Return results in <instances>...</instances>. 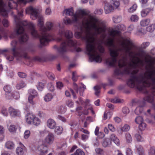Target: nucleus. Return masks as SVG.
<instances>
[{
  "mask_svg": "<svg viewBox=\"0 0 155 155\" xmlns=\"http://www.w3.org/2000/svg\"><path fill=\"white\" fill-rule=\"evenodd\" d=\"M143 111V107L142 106H139L135 109V113L137 114H139L141 113Z\"/></svg>",
  "mask_w": 155,
  "mask_h": 155,
  "instance_id": "obj_33",
  "label": "nucleus"
},
{
  "mask_svg": "<svg viewBox=\"0 0 155 155\" xmlns=\"http://www.w3.org/2000/svg\"><path fill=\"white\" fill-rule=\"evenodd\" d=\"M111 3L116 8H118L120 5V2L118 0H111Z\"/></svg>",
  "mask_w": 155,
  "mask_h": 155,
  "instance_id": "obj_31",
  "label": "nucleus"
},
{
  "mask_svg": "<svg viewBox=\"0 0 155 155\" xmlns=\"http://www.w3.org/2000/svg\"><path fill=\"white\" fill-rule=\"evenodd\" d=\"M136 148L139 155H144V150L142 146L140 145H137Z\"/></svg>",
  "mask_w": 155,
  "mask_h": 155,
  "instance_id": "obj_20",
  "label": "nucleus"
},
{
  "mask_svg": "<svg viewBox=\"0 0 155 155\" xmlns=\"http://www.w3.org/2000/svg\"><path fill=\"white\" fill-rule=\"evenodd\" d=\"M17 41H12L11 45L12 47V50L13 52V54L14 56H16L17 55V53L15 51L16 46L17 45Z\"/></svg>",
  "mask_w": 155,
  "mask_h": 155,
  "instance_id": "obj_25",
  "label": "nucleus"
},
{
  "mask_svg": "<svg viewBox=\"0 0 155 155\" xmlns=\"http://www.w3.org/2000/svg\"><path fill=\"white\" fill-rule=\"evenodd\" d=\"M38 25L41 34L40 37V42L42 45H45L50 40L51 36L47 33L46 27L44 26V18L41 15L38 17Z\"/></svg>",
  "mask_w": 155,
  "mask_h": 155,
  "instance_id": "obj_5",
  "label": "nucleus"
},
{
  "mask_svg": "<svg viewBox=\"0 0 155 155\" xmlns=\"http://www.w3.org/2000/svg\"><path fill=\"white\" fill-rule=\"evenodd\" d=\"M130 126L127 124H125L120 128V130L122 132H127L130 129Z\"/></svg>",
  "mask_w": 155,
  "mask_h": 155,
  "instance_id": "obj_30",
  "label": "nucleus"
},
{
  "mask_svg": "<svg viewBox=\"0 0 155 155\" xmlns=\"http://www.w3.org/2000/svg\"><path fill=\"white\" fill-rule=\"evenodd\" d=\"M64 36L68 38H71L73 36V34L72 32L68 30H66Z\"/></svg>",
  "mask_w": 155,
  "mask_h": 155,
  "instance_id": "obj_35",
  "label": "nucleus"
},
{
  "mask_svg": "<svg viewBox=\"0 0 155 155\" xmlns=\"http://www.w3.org/2000/svg\"><path fill=\"white\" fill-rule=\"evenodd\" d=\"M111 4L108 3H106L105 4L104 7V9L105 12L106 14H107L110 13L111 11H113L114 8H116L114 6H112Z\"/></svg>",
  "mask_w": 155,
  "mask_h": 155,
  "instance_id": "obj_12",
  "label": "nucleus"
},
{
  "mask_svg": "<svg viewBox=\"0 0 155 155\" xmlns=\"http://www.w3.org/2000/svg\"><path fill=\"white\" fill-rule=\"evenodd\" d=\"M2 114L5 116H7L8 115V110L5 108H3L2 110Z\"/></svg>",
  "mask_w": 155,
  "mask_h": 155,
  "instance_id": "obj_64",
  "label": "nucleus"
},
{
  "mask_svg": "<svg viewBox=\"0 0 155 155\" xmlns=\"http://www.w3.org/2000/svg\"><path fill=\"white\" fill-rule=\"evenodd\" d=\"M34 115L31 114H28L26 116V121L28 124H30L33 122Z\"/></svg>",
  "mask_w": 155,
  "mask_h": 155,
  "instance_id": "obj_16",
  "label": "nucleus"
},
{
  "mask_svg": "<svg viewBox=\"0 0 155 155\" xmlns=\"http://www.w3.org/2000/svg\"><path fill=\"white\" fill-rule=\"evenodd\" d=\"M46 74L47 77L50 79L54 80V75L48 71H47L46 72Z\"/></svg>",
  "mask_w": 155,
  "mask_h": 155,
  "instance_id": "obj_56",
  "label": "nucleus"
},
{
  "mask_svg": "<svg viewBox=\"0 0 155 155\" xmlns=\"http://www.w3.org/2000/svg\"><path fill=\"white\" fill-rule=\"evenodd\" d=\"M38 95L37 94L34 95H29L28 98V102L30 103L32 105H34L35 103L33 101V99L35 96H37Z\"/></svg>",
  "mask_w": 155,
  "mask_h": 155,
  "instance_id": "obj_28",
  "label": "nucleus"
},
{
  "mask_svg": "<svg viewBox=\"0 0 155 155\" xmlns=\"http://www.w3.org/2000/svg\"><path fill=\"white\" fill-rule=\"evenodd\" d=\"M111 144V141L109 138H106L104 139L102 143V146L104 147H109Z\"/></svg>",
  "mask_w": 155,
  "mask_h": 155,
  "instance_id": "obj_17",
  "label": "nucleus"
},
{
  "mask_svg": "<svg viewBox=\"0 0 155 155\" xmlns=\"http://www.w3.org/2000/svg\"><path fill=\"white\" fill-rule=\"evenodd\" d=\"M140 56H135L133 60L130 58V61L127 64L126 57L122 56L118 61V65L120 68L124 67V73L132 75L127 82L128 86L131 88L136 87L141 91L144 87H149L155 85V70L153 69V67L151 60H146V68L150 69L137 77L134 75L138 71L136 67L144 65V61L138 57Z\"/></svg>",
  "mask_w": 155,
  "mask_h": 155,
  "instance_id": "obj_2",
  "label": "nucleus"
},
{
  "mask_svg": "<svg viewBox=\"0 0 155 155\" xmlns=\"http://www.w3.org/2000/svg\"><path fill=\"white\" fill-rule=\"evenodd\" d=\"M37 88L40 91L42 90L44 87V85L43 83L41 82H39L37 85Z\"/></svg>",
  "mask_w": 155,
  "mask_h": 155,
  "instance_id": "obj_51",
  "label": "nucleus"
},
{
  "mask_svg": "<svg viewBox=\"0 0 155 155\" xmlns=\"http://www.w3.org/2000/svg\"><path fill=\"white\" fill-rule=\"evenodd\" d=\"M15 23L16 26V28L15 31L17 35H20L19 40L20 42H24L27 41L28 37L27 35L24 32V29L22 26H28L31 31V34L35 38L39 37L37 31L35 28V25L32 22H28L27 21H21L20 18L16 15L14 16Z\"/></svg>",
  "mask_w": 155,
  "mask_h": 155,
  "instance_id": "obj_4",
  "label": "nucleus"
},
{
  "mask_svg": "<svg viewBox=\"0 0 155 155\" xmlns=\"http://www.w3.org/2000/svg\"><path fill=\"white\" fill-rule=\"evenodd\" d=\"M137 7V5L134 4L133 5L132 7H131L128 9V12L130 13L134 12L136 9Z\"/></svg>",
  "mask_w": 155,
  "mask_h": 155,
  "instance_id": "obj_47",
  "label": "nucleus"
},
{
  "mask_svg": "<svg viewBox=\"0 0 155 155\" xmlns=\"http://www.w3.org/2000/svg\"><path fill=\"white\" fill-rule=\"evenodd\" d=\"M125 139L126 142L127 143H131L132 140L131 136L129 133H126L125 134Z\"/></svg>",
  "mask_w": 155,
  "mask_h": 155,
  "instance_id": "obj_26",
  "label": "nucleus"
},
{
  "mask_svg": "<svg viewBox=\"0 0 155 155\" xmlns=\"http://www.w3.org/2000/svg\"><path fill=\"white\" fill-rule=\"evenodd\" d=\"M54 138V135L52 133H49L43 140V142L46 144H51L53 142Z\"/></svg>",
  "mask_w": 155,
  "mask_h": 155,
  "instance_id": "obj_9",
  "label": "nucleus"
},
{
  "mask_svg": "<svg viewBox=\"0 0 155 155\" xmlns=\"http://www.w3.org/2000/svg\"><path fill=\"white\" fill-rule=\"evenodd\" d=\"M78 15L75 14L72 17V19L68 17H65L63 20L64 23L66 25H71L73 23L77 22L78 19L77 18Z\"/></svg>",
  "mask_w": 155,
  "mask_h": 155,
  "instance_id": "obj_8",
  "label": "nucleus"
},
{
  "mask_svg": "<svg viewBox=\"0 0 155 155\" xmlns=\"http://www.w3.org/2000/svg\"><path fill=\"white\" fill-rule=\"evenodd\" d=\"M75 155H85L84 153L80 149H77L74 153Z\"/></svg>",
  "mask_w": 155,
  "mask_h": 155,
  "instance_id": "obj_45",
  "label": "nucleus"
},
{
  "mask_svg": "<svg viewBox=\"0 0 155 155\" xmlns=\"http://www.w3.org/2000/svg\"><path fill=\"white\" fill-rule=\"evenodd\" d=\"M114 22L115 23H118L120 22L121 18L120 16H116L113 18Z\"/></svg>",
  "mask_w": 155,
  "mask_h": 155,
  "instance_id": "obj_46",
  "label": "nucleus"
},
{
  "mask_svg": "<svg viewBox=\"0 0 155 155\" xmlns=\"http://www.w3.org/2000/svg\"><path fill=\"white\" fill-rule=\"evenodd\" d=\"M47 88L51 91H53L54 90V87L52 83H50L48 84Z\"/></svg>",
  "mask_w": 155,
  "mask_h": 155,
  "instance_id": "obj_50",
  "label": "nucleus"
},
{
  "mask_svg": "<svg viewBox=\"0 0 155 155\" xmlns=\"http://www.w3.org/2000/svg\"><path fill=\"white\" fill-rule=\"evenodd\" d=\"M66 30L63 28H60L58 30V35L61 36L64 35Z\"/></svg>",
  "mask_w": 155,
  "mask_h": 155,
  "instance_id": "obj_42",
  "label": "nucleus"
},
{
  "mask_svg": "<svg viewBox=\"0 0 155 155\" xmlns=\"http://www.w3.org/2000/svg\"><path fill=\"white\" fill-rule=\"evenodd\" d=\"M109 138L111 141V140L113 141L116 145L117 146L119 145L120 142L119 140L114 134H111Z\"/></svg>",
  "mask_w": 155,
  "mask_h": 155,
  "instance_id": "obj_15",
  "label": "nucleus"
},
{
  "mask_svg": "<svg viewBox=\"0 0 155 155\" xmlns=\"http://www.w3.org/2000/svg\"><path fill=\"white\" fill-rule=\"evenodd\" d=\"M155 29V24H152L147 26L146 28V30L149 32H152Z\"/></svg>",
  "mask_w": 155,
  "mask_h": 155,
  "instance_id": "obj_27",
  "label": "nucleus"
},
{
  "mask_svg": "<svg viewBox=\"0 0 155 155\" xmlns=\"http://www.w3.org/2000/svg\"><path fill=\"white\" fill-rule=\"evenodd\" d=\"M16 153L18 155H23L24 154L23 148L20 147H18L16 150Z\"/></svg>",
  "mask_w": 155,
  "mask_h": 155,
  "instance_id": "obj_38",
  "label": "nucleus"
},
{
  "mask_svg": "<svg viewBox=\"0 0 155 155\" xmlns=\"http://www.w3.org/2000/svg\"><path fill=\"white\" fill-rule=\"evenodd\" d=\"M139 124V127L141 130H144L146 128V124L143 122Z\"/></svg>",
  "mask_w": 155,
  "mask_h": 155,
  "instance_id": "obj_58",
  "label": "nucleus"
},
{
  "mask_svg": "<svg viewBox=\"0 0 155 155\" xmlns=\"http://www.w3.org/2000/svg\"><path fill=\"white\" fill-rule=\"evenodd\" d=\"M150 9L149 8H147L143 9L141 12V15L142 17H145L150 12Z\"/></svg>",
  "mask_w": 155,
  "mask_h": 155,
  "instance_id": "obj_24",
  "label": "nucleus"
},
{
  "mask_svg": "<svg viewBox=\"0 0 155 155\" xmlns=\"http://www.w3.org/2000/svg\"><path fill=\"white\" fill-rule=\"evenodd\" d=\"M13 97L16 99H18L20 97L19 94L18 92H15L13 94Z\"/></svg>",
  "mask_w": 155,
  "mask_h": 155,
  "instance_id": "obj_62",
  "label": "nucleus"
},
{
  "mask_svg": "<svg viewBox=\"0 0 155 155\" xmlns=\"http://www.w3.org/2000/svg\"><path fill=\"white\" fill-rule=\"evenodd\" d=\"M54 129V132L57 135H61L63 132V128L61 126H56V127Z\"/></svg>",
  "mask_w": 155,
  "mask_h": 155,
  "instance_id": "obj_18",
  "label": "nucleus"
},
{
  "mask_svg": "<svg viewBox=\"0 0 155 155\" xmlns=\"http://www.w3.org/2000/svg\"><path fill=\"white\" fill-rule=\"evenodd\" d=\"M66 110L63 106H60L58 107L57 112L59 114H63L65 112Z\"/></svg>",
  "mask_w": 155,
  "mask_h": 155,
  "instance_id": "obj_36",
  "label": "nucleus"
},
{
  "mask_svg": "<svg viewBox=\"0 0 155 155\" xmlns=\"http://www.w3.org/2000/svg\"><path fill=\"white\" fill-rule=\"evenodd\" d=\"M122 111L123 113L125 114H127L129 113L130 110L129 108L127 107H124L123 108Z\"/></svg>",
  "mask_w": 155,
  "mask_h": 155,
  "instance_id": "obj_55",
  "label": "nucleus"
},
{
  "mask_svg": "<svg viewBox=\"0 0 155 155\" xmlns=\"http://www.w3.org/2000/svg\"><path fill=\"white\" fill-rule=\"evenodd\" d=\"M66 104L68 107H72L74 106V103L71 100H68L66 102Z\"/></svg>",
  "mask_w": 155,
  "mask_h": 155,
  "instance_id": "obj_59",
  "label": "nucleus"
},
{
  "mask_svg": "<svg viewBox=\"0 0 155 155\" xmlns=\"http://www.w3.org/2000/svg\"><path fill=\"white\" fill-rule=\"evenodd\" d=\"M111 117V114L110 112H107V113H104V119L106 120L107 118H110Z\"/></svg>",
  "mask_w": 155,
  "mask_h": 155,
  "instance_id": "obj_63",
  "label": "nucleus"
},
{
  "mask_svg": "<svg viewBox=\"0 0 155 155\" xmlns=\"http://www.w3.org/2000/svg\"><path fill=\"white\" fill-rule=\"evenodd\" d=\"M30 131L29 130H26L24 133V138L25 139H28L30 135Z\"/></svg>",
  "mask_w": 155,
  "mask_h": 155,
  "instance_id": "obj_57",
  "label": "nucleus"
},
{
  "mask_svg": "<svg viewBox=\"0 0 155 155\" xmlns=\"http://www.w3.org/2000/svg\"><path fill=\"white\" fill-rule=\"evenodd\" d=\"M53 98V96L52 94H48L44 97V100L46 102H48L50 101Z\"/></svg>",
  "mask_w": 155,
  "mask_h": 155,
  "instance_id": "obj_29",
  "label": "nucleus"
},
{
  "mask_svg": "<svg viewBox=\"0 0 155 155\" xmlns=\"http://www.w3.org/2000/svg\"><path fill=\"white\" fill-rule=\"evenodd\" d=\"M63 13L66 15L72 16H74V10L73 7H71L67 9H64L63 11Z\"/></svg>",
  "mask_w": 155,
  "mask_h": 155,
  "instance_id": "obj_13",
  "label": "nucleus"
},
{
  "mask_svg": "<svg viewBox=\"0 0 155 155\" xmlns=\"http://www.w3.org/2000/svg\"><path fill=\"white\" fill-rule=\"evenodd\" d=\"M74 88L78 94H79L80 95L82 96L83 95V93L86 89L85 86L83 85L82 87H81L78 88L77 85L75 83H73Z\"/></svg>",
  "mask_w": 155,
  "mask_h": 155,
  "instance_id": "obj_10",
  "label": "nucleus"
},
{
  "mask_svg": "<svg viewBox=\"0 0 155 155\" xmlns=\"http://www.w3.org/2000/svg\"><path fill=\"white\" fill-rule=\"evenodd\" d=\"M106 26L105 22L96 17L85 16L80 27V31H76L75 37L86 41L87 54L91 61L100 63L102 58L100 53H103L104 48L101 45L106 37Z\"/></svg>",
  "mask_w": 155,
  "mask_h": 155,
  "instance_id": "obj_1",
  "label": "nucleus"
},
{
  "mask_svg": "<svg viewBox=\"0 0 155 155\" xmlns=\"http://www.w3.org/2000/svg\"><path fill=\"white\" fill-rule=\"evenodd\" d=\"M41 154L44 155L47 153L48 151V148L46 146L41 145L40 146Z\"/></svg>",
  "mask_w": 155,
  "mask_h": 155,
  "instance_id": "obj_19",
  "label": "nucleus"
},
{
  "mask_svg": "<svg viewBox=\"0 0 155 155\" xmlns=\"http://www.w3.org/2000/svg\"><path fill=\"white\" fill-rule=\"evenodd\" d=\"M143 117L141 116H138L135 118V123L138 124L141 123L143 122Z\"/></svg>",
  "mask_w": 155,
  "mask_h": 155,
  "instance_id": "obj_39",
  "label": "nucleus"
},
{
  "mask_svg": "<svg viewBox=\"0 0 155 155\" xmlns=\"http://www.w3.org/2000/svg\"><path fill=\"white\" fill-rule=\"evenodd\" d=\"M148 155H155V148L153 147H150L148 151Z\"/></svg>",
  "mask_w": 155,
  "mask_h": 155,
  "instance_id": "obj_43",
  "label": "nucleus"
},
{
  "mask_svg": "<svg viewBox=\"0 0 155 155\" xmlns=\"http://www.w3.org/2000/svg\"><path fill=\"white\" fill-rule=\"evenodd\" d=\"M32 122L35 125L37 126L40 124L41 121L38 118L34 116V118Z\"/></svg>",
  "mask_w": 155,
  "mask_h": 155,
  "instance_id": "obj_32",
  "label": "nucleus"
},
{
  "mask_svg": "<svg viewBox=\"0 0 155 155\" xmlns=\"http://www.w3.org/2000/svg\"><path fill=\"white\" fill-rule=\"evenodd\" d=\"M17 4L13 0H10L8 2V6L10 8H13V6L16 5Z\"/></svg>",
  "mask_w": 155,
  "mask_h": 155,
  "instance_id": "obj_49",
  "label": "nucleus"
},
{
  "mask_svg": "<svg viewBox=\"0 0 155 155\" xmlns=\"http://www.w3.org/2000/svg\"><path fill=\"white\" fill-rule=\"evenodd\" d=\"M76 43L77 41L75 40L66 39L62 40V42L59 48H58L56 46H54V48L57 49L58 55L61 56L64 53L67 51L68 46H74Z\"/></svg>",
  "mask_w": 155,
  "mask_h": 155,
  "instance_id": "obj_6",
  "label": "nucleus"
},
{
  "mask_svg": "<svg viewBox=\"0 0 155 155\" xmlns=\"http://www.w3.org/2000/svg\"><path fill=\"white\" fill-rule=\"evenodd\" d=\"M123 101V100H121L120 99L117 98L113 99L111 101V102L114 103H121Z\"/></svg>",
  "mask_w": 155,
  "mask_h": 155,
  "instance_id": "obj_52",
  "label": "nucleus"
},
{
  "mask_svg": "<svg viewBox=\"0 0 155 155\" xmlns=\"http://www.w3.org/2000/svg\"><path fill=\"white\" fill-rule=\"evenodd\" d=\"M131 21L133 22H137L139 19V18L136 15H132L130 18Z\"/></svg>",
  "mask_w": 155,
  "mask_h": 155,
  "instance_id": "obj_48",
  "label": "nucleus"
},
{
  "mask_svg": "<svg viewBox=\"0 0 155 155\" xmlns=\"http://www.w3.org/2000/svg\"><path fill=\"white\" fill-rule=\"evenodd\" d=\"M9 131L11 133H15L16 132V129L15 125H11L8 127Z\"/></svg>",
  "mask_w": 155,
  "mask_h": 155,
  "instance_id": "obj_34",
  "label": "nucleus"
},
{
  "mask_svg": "<svg viewBox=\"0 0 155 155\" xmlns=\"http://www.w3.org/2000/svg\"><path fill=\"white\" fill-rule=\"evenodd\" d=\"M56 123L54 120L49 119L47 122V127L51 129H54L56 126Z\"/></svg>",
  "mask_w": 155,
  "mask_h": 155,
  "instance_id": "obj_11",
  "label": "nucleus"
},
{
  "mask_svg": "<svg viewBox=\"0 0 155 155\" xmlns=\"http://www.w3.org/2000/svg\"><path fill=\"white\" fill-rule=\"evenodd\" d=\"M78 78V76L76 71H74L72 74V79L74 81H77Z\"/></svg>",
  "mask_w": 155,
  "mask_h": 155,
  "instance_id": "obj_54",
  "label": "nucleus"
},
{
  "mask_svg": "<svg viewBox=\"0 0 155 155\" xmlns=\"http://www.w3.org/2000/svg\"><path fill=\"white\" fill-rule=\"evenodd\" d=\"M96 152L100 155H102L104 153V152L103 150L100 148H97L95 149Z\"/></svg>",
  "mask_w": 155,
  "mask_h": 155,
  "instance_id": "obj_60",
  "label": "nucleus"
},
{
  "mask_svg": "<svg viewBox=\"0 0 155 155\" xmlns=\"http://www.w3.org/2000/svg\"><path fill=\"white\" fill-rule=\"evenodd\" d=\"M109 35L112 38H109L104 42L107 45L111 47L109 49L111 57L106 60V63L110 66L116 65L119 55V51H122L127 54L130 58L134 59L135 56H141V52L137 48L136 50L131 51L134 46L132 41L129 38L120 37V32L112 30L109 31Z\"/></svg>",
  "mask_w": 155,
  "mask_h": 155,
  "instance_id": "obj_3",
  "label": "nucleus"
},
{
  "mask_svg": "<svg viewBox=\"0 0 155 155\" xmlns=\"http://www.w3.org/2000/svg\"><path fill=\"white\" fill-rule=\"evenodd\" d=\"M153 96H149L146 98V101H147L151 103L153 101Z\"/></svg>",
  "mask_w": 155,
  "mask_h": 155,
  "instance_id": "obj_61",
  "label": "nucleus"
},
{
  "mask_svg": "<svg viewBox=\"0 0 155 155\" xmlns=\"http://www.w3.org/2000/svg\"><path fill=\"white\" fill-rule=\"evenodd\" d=\"M47 31H50L53 29L54 24L53 23L50 21H47L45 24Z\"/></svg>",
  "mask_w": 155,
  "mask_h": 155,
  "instance_id": "obj_23",
  "label": "nucleus"
},
{
  "mask_svg": "<svg viewBox=\"0 0 155 155\" xmlns=\"http://www.w3.org/2000/svg\"><path fill=\"white\" fill-rule=\"evenodd\" d=\"M9 111L11 116L13 117H15L18 115V110L12 107L9 108Z\"/></svg>",
  "mask_w": 155,
  "mask_h": 155,
  "instance_id": "obj_14",
  "label": "nucleus"
},
{
  "mask_svg": "<svg viewBox=\"0 0 155 155\" xmlns=\"http://www.w3.org/2000/svg\"><path fill=\"white\" fill-rule=\"evenodd\" d=\"M150 20L149 19L147 18L141 20L140 22V24L141 26L145 27L149 24Z\"/></svg>",
  "mask_w": 155,
  "mask_h": 155,
  "instance_id": "obj_21",
  "label": "nucleus"
},
{
  "mask_svg": "<svg viewBox=\"0 0 155 155\" xmlns=\"http://www.w3.org/2000/svg\"><path fill=\"white\" fill-rule=\"evenodd\" d=\"M19 3H23L24 4H26L27 2L34 3L37 1V0H28L27 1L25 0H18Z\"/></svg>",
  "mask_w": 155,
  "mask_h": 155,
  "instance_id": "obj_44",
  "label": "nucleus"
},
{
  "mask_svg": "<svg viewBox=\"0 0 155 155\" xmlns=\"http://www.w3.org/2000/svg\"><path fill=\"white\" fill-rule=\"evenodd\" d=\"M14 146V144L13 143L12 141H7L5 144V147L9 149H13Z\"/></svg>",
  "mask_w": 155,
  "mask_h": 155,
  "instance_id": "obj_22",
  "label": "nucleus"
},
{
  "mask_svg": "<svg viewBox=\"0 0 155 155\" xmlns=\"http://www.w3.org/2000/svg\"><path fill=\"white\" fill-rule=\"evenodd\" d=\"M135 137L137 141L139 142H142L144 140L143 138L138 133L135 134Z\"/></svg>",
  "mask_w": 155,
  "mask_h": 155,
  "instance_id": "obj_40",
  "label": "nucleus"
},
{
  "mask_svg": "<svg viewBox=\"0 0 155 155\" xmlns=\"http://www.w3.org/2000/svg\"><path fill=\"white\" fill-rule=\"evenodd\" d=\"M26 13L30 14V17L32 20H35L38 17V11L35 8L30 6L26 9Z\"/></svg>",
  "mask_w": 155,
  "mask_h": 155,
  "instance_id": "obj_7",
  "label": "nucleus"
},
{
  "mask_svg": "<svg viewBox=\"0 0 155 155\" xmlns=\"http://www.w3.org/2000/svg\"><path fill=\"white\" fill-rule=\"evenodd\" d=\"M75 14H76L78 15L77 18L78 19V17H79V15H85L86 12H85L83 10H79L77 11V12Z\"/></svg>",
  "mask_w": 155,
  "mask_h": 155,
  "instance_id": "obj_53",
  "label": "nucleus"
},
{
  "mask_svg": "<svg viewBox=\"0 0 155 155\" xmlns=\"http://www.w3.org/2000/svg\"><path fill=\"white\" fill-rule=\"evenodd\" d=\"M25 84L23 81H21L17 84L16 87L18 89H20L21 88L25 87Z\"/></svg>",
  "mask_w": 155,
  "mask_h": 155,
  "instance_id": "obj_37",
  "label": "nucleus"
},
{
  "mask_svg": "<svg viewBox=\"0 0 155 155\" xmlns=\"http://www.w3.org/2000/svg\"><path fill=\"white\" fill-rule=\"evenodd\" d=\"M94 88L95 91V95L97 96H98L100 92V87L99 86L97 85L94 86Z\"/></svg>",
  "mask_w": 155,
  "mask_h": 155,
  "instance_id": "obj_41",
  "label": "nucleus"
}]
</instances>
